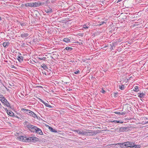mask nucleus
<instances>
[{"mask_svg": "<svg viewBox=\"0 0 148 148\" xmlns=\"http://www.w3.org/2000/svg\"><path fill=\"white\" fill-rule=\"evenodd\" d=\"M97 132L95 131H93L91 130H86L85 131H84L83 136H90L96 135Z\"/></svg>", "mask_w": 148, "mask_h": 148, "instance_id": "1", "label": "nucleus"}, {"mask_svg": "<svg viewBox=\"0 0 148 148\" xmlns=\"http://www.w3.org/2000/svg\"><path fill=\"white\" fill-rule=\"evenodd\" d=\"M27 127L32 132L37 133V127L28 123L26 125Z\"/></svg>", "mask_w": 148, "mask_h": 148, "instance_id": "2", "label": "nucleus"}, {"mask_svg": "<svg viewBox=\"0 0 148 148\" xmlns=\"http://www.w3.org/2000/svg\"><path fill=\"white\" fill-rule=\"evenodd\" d=\"M1 103L5 106H6L8 107H11L10 103H9L5 98L4 99V100H2Z\"/></svg>", "mask_w": 148, "mask_h": 148, "instance_id": "3", "label": "nucleus"}, {"mask_svg": "<svg viewBox=\"0 0 148 148\" xmlns=\"http://www.w3.org/2000/svg\"><path fill=\"white\" fill-rule=\"evenodd\" d=\"M45 56L43 55H40L39 54L38 55V63H40V62L41 60H45L46 58L44 57Z\"/></svg>", "mask_w": 148, "mask_h": 148, "instance_id": "4", "label": "nucleus"}, {"mask_svg": "<svg viewBox=\"0 0 148 148\" xmlns=\"http://www.w3.org/2000/svg\"><path fill=\"white\" fill-rule=\"evenodd\" d=\"M119 129V131L120 132H124L129 130L128 127H121L117 128V130Z\"/></svg>", "mask_w": 148, "mask_h": 148, "instance_id": "5", "label": "nucleus"}, {"mask_svg": "<svg viewBox=\"0 0 148 148\" xmlns=\"http://www.w3.org/2000/svg\"><path fill=\"white\" fill-rule=\"evenodd\" d=\"M36 138L34 137L27 136L26 142H34Z\"/></svg>", "mask_w": 148, "mask_h": 148, "instance_id": "6", "label": "nucleus"}, {"mask_svg": "<svg viewBox=\"0 0 148 148\" xmlns=\"http://www.w3.org/2000/svg\"><path fill=\"white\" fill-rule=\"evenodd\" d=\"M20 34V36L22 38L25 39L27 38L29 35L27 33H25L23 32H21Z\"/></svg>", "mask_w": 148, "mask_h": 148, "instance_id": "7", "label": "nucleus"}, {"mask_svg": "<svg viewBox=\"0 0 148 148\" xmlns=\"http://www.w3.org/2000/svg\"><path fill=\"white\" fill-rule=\"evenodd\" d=\"M37 4L36 3H27L25 4V5L26 7H36Z\"/></svg>", "mask_w": 148, "mask_h": 148, "instance_id": "8", "label": "nucleus"}, {"mask_svg": "<svg viewBox=\"0 0 148 148\" xmlns=\"http://www.w3.org/2000/svg\"><path fill=\"white\" fill-rule=\"evenodd\" d=\"M134 143L130 141H127L125 142V147L128 148L130 147V146H132V145Z\"/></svg>", "mask_w": 148, "mask_h": 148, "instance_id": "9", "label": "nucleus"}, {"mask_svg": "<svg viewBox=\"0 0 148 148\" xmlns=\"http://www.w3.org/2000/svg\"><path fill=\"white\" fill-rule=\"evenodd\" d=\"M27 136H19L18 139L21 141L26 142Z\"/></svg>", "mask_w": 148, "mask_h": 148, "instance_id": "10", "label": "nucleus"}, {"mask_svg": "<svg viewBox=\"0 0 148 148\" xmlns=\"http://www.w3.org/2000/svg\"><path fill=\"white\" fill-rule=\"evenodd\" d=\"M73 131L74 132H76L79 134H81L83 136V135L84 130H82L81 129H80V130H74Z\"/></svg>", "mask_w": 148, "mask_h": 148, "instance_id": "11", "label": "nucleus"}, {"mask_svg": "<svg viewBox=\"0 0 148 148\" xmlns=\"http://www.w3.org/2000/svg\"><path fill=\"white\" fill-rule=\"evenodd\" d=\"M138 97L140 98H142L144 97L145 95V93H144L143 92H139L138 93Z\"/></svg>", "mask_w": 148, "mask_h": 148, "instance_id": "12", "label": "nucleus"}, {"mask_svg": "<svg viewBox=\"0 0 148 148\" xmlns=\"http://www.w3.org/2000/svg\"><path fill=\"white\" fill-rule=\"evenodd\" d=\"M106 21L105 20L104 21H101L100 22L99 21L98 22V23H96L95 24L96 25H101L102 24H103L104 23H106Z\"/></svg>", "mask_w": 148, "mask_h": 148, "instance_id": "13", "label": "nucleus"}, {"mask_svg": "<svg viewBox=\"0 0 148 148\" xmlns=\"http://www.w3.org/2000/svg\"><path fill=\"white\" fill-rule=\"evenodd\" d=\"M106 21L105 20L104 21H101L100 22L99 21L98 22V23H96L95 24L96 25H101L102 24H103L104 23H106Z\"/></svg>", "mask_w": 148, "mask_h": 148, "instance_id": "14", "label": "nucleus"}, {"mask_svg": "<svg viewBox=\"0 0 148 148\" xmlns=\"http://www.w3.org/2000/svg\"><path fill=\"white\" fill-rule=\"evenodd\" d=\"M3 45L4 47H6L10 45V43L8 42H4L3 43Z\"/></svg>", "mask_w": 148, "mask_h": 148, "instance_id": "15", "label": "nucleus"}, {"mask_svg": "<svg viewBox=\"0 0 148 148\" xmlns=\"http://www.w3.org/2000/svg\"><path fill=\"white\" fill-rule=\"evenodd\" d=\"M17 59L19 62H21L23 61V58L22 56H18L17 57Z\"/></svg>", "mask_w": 148, "mask_h": 148, "instance_id": "16", "label": "nucleus"}, {"mask_svg": "<svg viewBox=\"0 0 148 148\" xmlns=\"http://www.w3.org/2000/svg\"><path fill=\"white\" fill-rule=\"evenodd\" d=\"M110 122L112 123H123V121L122 120H114L113 121H111Z\"/></svg>", "mask_w": 148, "mask_h": 148, "instance_id": "17", "label": "nucleus"}, {"mask_svg": "<svg viewBox=\"0 0 148 148\" xmlns=\"http://www.w3.org/2000/svg\"><path fill=\"white\" fill-rule=\"evenodd\" d=\"M125 142L119 143L117 144L118 145L120 146L121 147H125Z\"/></svg>", "mask_w": 148, "mask_h": 148, "instance_id": "18", "label": "nucleus"}, {"mask_svg": "<svg viewBox=\"0 0 148 148\" xmlns=\"http://www.w3.org/2000/svg\"><path fill=\"white\" fill-rule=\"evenodd\" d=\"M45 12L47 13H50L52 12V9L50 8H46L45 9Z\"/></svg>", "mask_w": 148, "mask_h": 148, "instance_id": "19", "label": "nucleus"}, {"mask_svg": "<svg viewBox=\"0 0 148 148\" xmlns=\"http://www.w3.org/2000/svg\"><path fill=\"white\" fill-rule=\"evenodd\" d=\"M41 67L42 68H43L44 70L46 71H47V69H48V68L47 67L46 65L44 64H42L41 65Z\"/></svg>", "mask_w": 148, "mask_h": 148, "instance_id": "20", "label": "nucleus"}, {"mask_svg": "<svg viewBox=\"0 0 148 148\" xmlns=\"http://www.w3.org/2000/svg\"><path fill=\"white\" fill-rule=\"evenodd\" d=\"M48 128L49 130L52 132H53L55 133H56L57 132V131L56 130L53 129L52 127L50 126H49Z\"/></svg>", "mask_w": 148, "mask_h": 148, "instance_id": "21", "label": "nucleus"}, {"mask_svg": "<svg viewBox=\"0 0 148 148\" xmlns=\"http://www.w3.org/2000/svg\"><path fill=\"white\" fill-rule=\"evenodd\" d=\"M130 147L132 148H140V147L139 145H136L134 143L132 146H130Z\"/></svg>", "mask_w": 148, "mask_h": 148, "instance_id": "22", "label": "nucleus"}, {"mask_svg": "<svg viewBox=\"0 0 148 148\" xmlns=\"http://www.w3.org/2000/svg\"><path fill=\"white\" fill-rule=\"evenodd\" d=\"M7 113L8 115L10 116H15L14 113L11 111H8Z\"/></svg>", "mask_w": 148, "mask_h": 148, "instance_id": "23", "label": "nucleus"}, {"mask_svg": "<svg viewBox=\"0 0 148 148\" xmlns=\"http://www.w3.org/2000/svg\"><path fill=\"white\" fill-rule=\"evenodd\" d=\"M38 134H39L40 135H43V133L40 129L38 128Z\"/></svg>", "mask_w": 148, "mask_h": 148, "instance_id": "24", "label": "nucleus"}, {"mask_svg": "<svg viewBox=\"0 0 148 148\" xmlns=\"http://www.w3.org/2000/svg\"><path fill=\"white\" fill-rule=\"evenodd\" d=\"M119 87V88L121 90H123L125 88L124 85L123 84L120 85Z\"/></svg>", "mask_w": 148, "mask_h": 148, "instance_id": "25", "label": "nucleus"}, {"mask_svg": "<svg viewBox=\"0 0 148 148\" xmlns=\"http://www.w3.org/2000/svg\"><path fill=\"white\" fill-rule=\"evenodd\" d=\"M71 40V39L69 38H65L63 39V41L66 42H69Z\"/></svg>", "mask_w": 148, "mask_h": 148, "instance_id": "26", "label": "nucleus"}, {"mask_svg": "<svg viewBox=\"0 0 148 148\" xmlns=\"http://www.w3.org/2000/svg\"><path fill=\"white\" fill-rule=\"evenodd\" d=\"M65 49H66L68 51H70L72 50L73 49L71 47H67L65 48Z\"/></svg>", "mask_w": 148, "mask_h": 148, "instance_id": "27", "label": "nucleus"}, {"mask_svg": "<svg viewBox=\"0 0 148 148\" xmlns=\"http://www.w3.org/2000/svg\"><path fill=\"white\" fill-rule=\"evenodd\" d=\"M133 90L135 92H137L138 91V86H135L134 88L133 89Z\"/></svg>", "mask_w": 148, "mask_h": 148, "instance_id": "28", "label": "nucleus"}, {"mask_svg": "<svg viewBox=\"0 0 148 148\" xmlns=\"http://www.w3.org/2000/svg\"><path fill=\"white\" fill-rule=\"evenodd\" d=\"M33 114L32 113H30V114H29V115L32 116L34 118L37 117V116L36 114H35L33 112Z\"/></svg>", "mask_w": 148, "mask_h": 148, "instance_id": "29", "label": "nucleus"}, {"mask_svg": "<svg viewBox=\"0 0 148 148\" xmlns=\"http://www.w3.org/2000/svg\"><path fill=\"white\" fill-rule=\"evenodd\" d=\"M33 113V112L31 111V110H27V112H26V114H28V115H29L30 114V113Z\"/></svg>", "mask_w": 148, "mask_h": 148, "instance_id": "30", "label": "nucleus"}, {"mask_svg": "<svg viewBox=\"0 0 148 148\" xmlns=\"http://www.w3.org/2000/svg\"><path fill=\"white\" fill-rule=\"evenodd\" d=\"M44 45L40 43H38V47L42 48H43Z\"/></svg>", "mask_w": 148, "mask_h": 148, "instance_id": "31", "label": "nucleus"}, {"mask_svg": "<svg viewBox=\"0 0 148 148\" xmlns=\"http://www.w3.org/2000/svg\"><path fill=\"white\" fill-rule=\"evenodd\" d=\"M27 109L25 108H23L21 109V111L24 112L25 113H26V112H27Z\"/></svg>", "mask_w": 148, "mask_h": 148, "instance_id": "32", "label": "nucleus"}, {"mask_svg": "<svg viewBox=\"0 0 148 148\" xmlns=\"http://www.w3.org/2000/svg\"><path fill=\"white\" fill-rule=\"evenodd\" d=\"M118 93L117 92L113 93V95L115 97H117L118 96Z\"/></svg>", "mask_w": 148, "mask_h": 148, "instance_id": "33", "label": "nucleus"}, {"mask_svg": "<svg viewBox=\"0 0 148 148\" xmlns=\"http://www.w3.org/2000/svg\"><path fill=\"white\" fill-rule=\"evenodd\" d=\"M39 88H41V91H42L43 90V87L42 86H38V89Z\"/></svg>", "mask_w": 148, "mask_h": 148, "instance_id": "34", "label": "nucleus"}, {"mask_svg": "<svg viewBox=\"0 0 148 148\" xmlns=\"http://www.w3.org/2000/svg\"><path fill=\"white\" fill-rule=\"evenodd\" d=\"M65 21V20H61L60 21L62 22L63 23H66V21Z\"/></svg>", "mask_w": 148, "mask_h": 148, "instance_id": "35", "label": "nucleus"}, {"mask_svg": "<svg viewBox=\"0 0 148 148\" xmlns=\"http://www.w3.org/2000/svg\"><path fill=\"white\" fill-rule=\"evenodd\" d=\"M5 97H0V101L2 102V101L3 100H4V99H5Z\"/></svg>", "mask_w": 148, "mask_h": 148, "instance_id": "36", "label": "nucleus"}, {"mask_svg": "<svg viewBox=\"0 0 148 148\" xmlns=\"http://www.w3.org/2000/svg\"><path fill=\"white\" fill-rule=\"evenodd\" d=\"M126 114V112H120V114L121 115H122L123 116L124 115Z\"/></svg>", "mask_w": 148, "mask_h": 148, "instance_id": "37", "label": "nucleus"}, {"mask_svg": "<svg viewBox=\"0 0 148 148\" xmlns=\"http://www.w3.org/2000/svg\"><path fill=\"white\" fill-rule=\"evenodd\" d=\"M80 72V71H79V70H77V71H75L74 73L75 74H77L78 73H79Z\"/></svg>", "mask_w": 148, "mask_h": 148, "instance_id": "38", "label": "nucleus"}, {"mask_svg": "<svg viewBox=\"0 0 148 148\" xmlns=\"http://www.w3.org/2000/svg\"><path fill=\"white\" fill-rule=\"evenodd\" d=\"M83 28H84V29H87L88 28V27H87L86 25H83Z\"/></svg>", "mask_w": 148, "mask_h": 148, "instance_id": "39", "label": "nucleus"}, {"mask_svg": "<svg viewBox=\"0 0 148 148\" xmlns=\"http://www.w3.org/2000/svg\"><path fill=\"white\" fill-rule=\"evenodd\" d=\"M2 108H3L4 109V110L7 113L8 112V111L7 108H5L3 106Z\"/></svg>", "mask_w": 148, "mask_h": 148, "instance_id": "40", "label": "nucleus"}, {"mask_svg": "<svg viewBox=\"0 0 148 148\" xmlns=\"http://www.w3.org/2000/svg\"><path fill=\"white\" fill-rule=\"evenodd\" d=\"M20 23L22 26H23L25 25V23Z\"/></svg>", "mask_w": 148, "mask_h": 148, "instance_id": "41", "label": "nucleus"}, {"mask_svg": "<svg viewBox=\"0 0 148 148\" xmlns=\"http://www.w3.org/2000/svg\"><path fill=\"white\" fill-rule=\"evenodd\" d=\"M43 103L45 105V106H46L47 107H48V106L49 105V104H48V103H45V102H43Z\"/></svg>", "mask_w": 148, "mask_h": 148, "instance_id": "42", "label": "nucleus"}, {"mask_svg": "<svg viewBox=\"0 0 148 148\" xmlns=\"http://www.w3.org/2000/svg\"><path fill=\"white\" fill-rule=\"evenodd\" d=\"M101 92L103 93H105L106 92V91L103 90V88H102V90Z\"/></svg>", "mask_w": 148, "mask_h": 148, "instance_id": "43", "label": "nucleus"}, {"mask_svg": "<svg viewBox=\"0 0 148 148\" xmlns=\"http://www.w3.org/2000/svg\"><path fill=\"white\" fill-rule=\"evenodd\" d=\"M114 113L116 114H120V112H115Z\"/></svg>", "mask_w": 148, "mask_h": 148, "instance_id": "44", "label": "nucleus"}, {"mask_svg": "<svg viewBox=\"0 0 148 148\" xmlns=\"http://www.w3.org/2000/svg\"><path fill=\"white\" fill-rule=\"evenodd\" d=\"M38 99L39 100H40L43 103V102H45L43 101L42 99H40L39 98H38Z\"/></svg>", "mask_w": 148, "mask_h": 148, "instance_id": "45", "label": "nucleus"}, {"mask_svg": "<svg viewBox=\"0 0 148 148\" xmlns=\"http://www.w3.org/2000/svg\"><path fill=\"white\" fill-rule=\"evenodd\" d=\"M41 4V3L40 1L38 2V6L40 5Z\"/></svg>", "mask_w": 148, "mask_h": 148, "instance_id": "46", "label": "nucleus"}, {"mask_svg": "<svg viewBox=\"0 0 148 148\" xmlns=\"http://www.w3.org/2000/svg\"><path fill=\"white\" fill-rule=\"evenodd\" d=\"M48 107L49 108H53V107L52 106L49 105L48 106Z\"/></svg>", "mask_w": 148, "mask_h": 148, "instance_id": "47", "label": "nucleus"}, {"mask_svg": "<svg viewBox=\"0 0 148 148\" xmlns=\"http://www.w3.org/2000/svg\"><path fill=\"white\" fill-rule=\"evenodd\" d=\"M70 62H71L73 64H74L75 63V62L74 61H71Z\"/></svg>", "mask_w": 148, "mask_h": 148, "instance_id": "48", "label": "nucleus"}, {"mask_svg": "<svg viewBox=\"0 0 148 148\" xmlns=\"http://www.w3.org/2000/svg\"><path fill=\"white\" fill-rule=\"evenodd\" d=\"M14 116L16 117V118H18V119H19V118H20L19 117H18V116H17L16 115V116L15 115V116Z\"/></svg>", "mask_w": 148, "mask_h": 148, "instance_id": "49", "label": "nucleus"}, {"mask_svg": "<svg viewBox=\"0 0 148 148\" xmlns=\"http://www.w3.org/2000/svg\"><path fill=\"white\" fill-rule=\"evenodd\" d=\"M4 97L3 95H1V93H0V97Z\"/></svg>", "mask_w": 148, "mask_h": 148, "instance_id": "50", "label": "nucleus"}, {"mask_svg": "<svg viewBox=\"0 0 148 148\" xmlns=\"http://www.w3.org/2000/svg\"><path fill=\"white\" fill-rule=\"evenodd\" d=\"M42 73H43V74H45V75H46V74H47V73H46V72H45V71H44V72H42Z\"/></svg>", "mask_w": 148, "mask_h": 148, "instance_id": "51", "label": "nucleus"}, {"mask_svg": "<svg viewBox=\"0 0 148 148\" xmlns=\"http://www.w3.org/2000/svg\"><path fill=\"white\" fill-rule=\"evenodd\" d=\"M122 0H118V1L117 2V3H118L119 2H120V1H122Z\"/></svg>", "mask_w": 148, "mask_h": 148, "instance_id": "52", "label": "nucleus"}, {"mask_svg": "<svg viewBox=\"0 0 148 148\" xmlns=\"http://www.w3.org/2000/svg\"><path fill=\"white\" fill-rule=\"evenodd\" d=\"M28 122L27 121H25V123H26V125H27L28 124H27V123H28Z\"/></svg>", "mask_w": 148, "mask_h": 148, "instance_id": "53", "label": "nucleus"}, {"mask_svg": "<svg viewBox=\"0 0 148 148\" xmlns=\"http://www.w3.org/2000/svg\"><path fill=\"white\" fill-rule=\"evenodd\" d=\"M15 67V66H14V65H12V68H14Z\"/></svg>", "mask_w": 148, "mask_h": 148, "instance_id": "54", "label": "nucleus"}, {"mask_svg": "<svg viewBox=\"0 0 148 148\" xmlns=\"http://www.w3.org/2000/svg\"><path fill=\"white\" fill-rule=\"evenodd\" d=\"M35 63H36V61H33Z\"/></svg>", "mask_w": 148, "mask_h": 148, "instance_id": "55", "label": "nucleus"}, {"mask_svg": "<svg viewBox=\"0 0 148 148\" xmlns=\"http://www.w3.org/2000/svg\"><path fill=\"white\" fill-rule=\"evenodd\" d=\"M113 49V48H112V46L111 49Z\"/></svg>", "mask_w": 148, "mask_h": 148, "instance_id": "56", "label": "nucleus"}, {"mask_svg": "<svg viewBox=\"0 0 148 148\" xmlns=\"http://www.w3.org/2000/svg\"><path fill=\"white\" fill-rule=\"evenodd\" d=\"M49 72V71H47V73L48 74V72Z\"/></svg>", "mask_w": 148, "mask_h": 148, "instance_id": "57", "label": "nucleus"}, {"mask_svg": "<svg viewBox=\"0 0 148 148\" xmlns=\"http://www.w3.org/2000/svg\"><path fill=\"white\" fill-rule=\"evenodd\" d=\"M49 71L50 72V71H51V70L50 69L49 70Z\"/></svg>", "mask_w": 148, "mask_h": 148, "instance_id": "58", "label": "nucleus"}, {"mask_svg": "<svg viewBox=\"0 0 148 148\" xmlns=\"http://www.w3.org/2000/svg\"><path fill=\"white\" fill-rule=\"evenodd\" d=\"M113 145V144H111L110 145Z\"/></svg>", "mask_w": 148, "mask_h": 148, "instance_id": "59", "label": "nucleus"}, {"mask_svg": "<svg viewBox=\"0 0 148 148\" xmlns=\"http://www.w3.org/2000/svg\"><path fill=\"white\" fill-rule=\"evenodd\" d=\"M146 123H148V121Z\"/></svg>", "mask_w": 148, "mask_h": 148, "instance_id": "60", "label": "nucleus"}, {"mask_svg": "<svg viewBox=\"0 0 148 148\" xmlns=\"http://www.w3.org/2000/svg\"><path fill=\"white\" fill-rule=\"evenodd\" d=\"M37 118H38V117H37Z\"/></svg>", "mask_w": 148, "mask_h": 148, "instance_id": "61", "label": "nucleus"}, {"mask_svg": "<svg viewBox=\"0 0 148 148\" xmlns=\"http://www.w3.org/2000/svg\"><path fill=\"white\" fill-rule=\"evenodd\" d=\"M1 19H0V21H1Z\"/></svg>", "mask_w": 148, "mask_h": 148, "instance_id": "62", "label": "nucleus"}, {"mask_svg": "<svg viewBox=\"0 0 148 148\" xmlns=\"http://www.w3.org/2000/svg\"><path fill=\"white\" fill-rule=\"evenodd\" d=\"M0 18H1V17H0Z\"/></svg>", "mask_w": 148, "mask_h": 148, "instance_id": "63", "label": "nucleus"}]
</instances>
